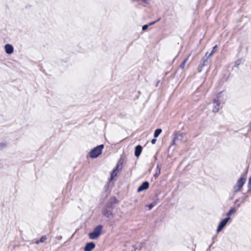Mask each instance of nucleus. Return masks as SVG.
<instances>
[{
  "label": "nucleus",
  "mask_w": 251,
  "mask_h": 251,
  "mask_svg": "<svg viewBox=\"0 0 251 251\" xmlns=\"http://www.w3.org/2000/svg\"><path fill=\"white\" fill-rule=\"evenodd\" d=\"M236 210L234 208H231L229 211L226 214V215L228 217H230V216L234 213L235 212H236Z\"/></svg>",
  "instance_id": "obj_14"
},
{
  "label": "nucleus",
  "mask_w": 251,
  "mask_h": 251,
  "mask_svg": "<svg viewBox=\"0 0 251 251\" xmlns=\"http://www.w3.org/2000/svg\"><path fill=\"white\" fill-rule=\"evenodd\" d=\"M239 65H240V62L238 61H236L235 63V66L236 67H238Z\"/></svg>",
  "instance_id": "obj_26"
},
{
  "label": "nucleus",
  "mask_w": 251,
  "mask_h": 251,
  "mask_svg": "<svg viewBox=\"0 0 251 251\" xmlns=\"http://www.w3.org/2000/svg\"><path fill=\"white\" fill-rule=\"evenodd\" d=\"M149 25H145L142 26V30H146L148 28Z\"/></svg>",
  "instance_id": "obj_22"
},
{
  "label": "nucleus",
  "mask_w": 251,
  "mask_h": 251,
  "mask_svg": "<svg viewBox=\"0 0 251 251\" xmlns=\"http://www.w3.org/2000/svg\"><path fill=\"white\" fill-rule=\"evenodd\" d=\"M238 201H239V200H236L235 201V203H236V202H238Z\"/></svg>",
  "instance_id": "obj_29"
},
{
  "label": "nucleus",
  "mask_w": 251,
  "mask_h": 251,
  "mask_svg": "<svg viewBox=\"0 0 251 251\" xmlns=\"http://www.w3.org/2000/svg\"><path fill=\"white\" fill-rule=\"evenodd\" d=\"M208 58L207 57L205 58V57H203L201 59V61L202 63H201L200 64H203V66L205 65V63L207 61V59Z\"/></svg>",
  "instance_id": "obj_21"
},
{
  "label": "nucleus",
  "mask_w": 251,
  "mask_h": 251,
  "mask_svg": "<svg viewBox=\"0 0 251 251\" xmlns=\"http://www.w3.org/2000/svg\"><path fill=\"white\" fill-rule=\"evenodd\" d=\"M156 141V140L155 138H154V139H152V140L151 141V143L152 144H154L155 143Z\"/></svg>",
  "instance_id": "obj_25"
},
{
  "label": "nucleus",
  "mask_w": 251,
  "mask_h": 251,
  "mask_svg": "<svg viewBox=\"0 0 251 251\" xmlns=\"http://www.w3.org/2000/svg\"><path fill=\"white\" fill-rule=\"evenodd\" d=\"M185 134L183 133H176L174 134L172 145H175L178 141H182Z\"/></svg>",
  "instance_id": "obj_5"
},
{
  "label": "nucleus",
  "mask_w": 251,
  "mask_h": 251,
  "mask_svg": "<svg viewBox=\"0 0 251 251\" xmlns=\"http://www.w3.org/2000/svg\"><path fill=\"white\" fill-rule=\"evenodd\" d=\"M117 176V168L113 170L111 174V180L113 179Z\"/></svg>",
  "instance_id": "obj_16"
},
{
  "label": "nucleus",
  "mask_w": 251,
  "mask_h": 251,
  "mask_svg": "<svg viewBox=\"0 0 251 251\" xmlns=\"http://www.w3.org/2000/svg\"><path fill=\"white\" fill-rule=\"evenodd\" d=\"M5 146V144L3 143L0 144V150H2Z\"/></svg>",
  "instance_id": "obj_24"
},
{
  "label": "nucleus",
  "mask_w": 251,
  "mask_h": 251,
  "mask_svg": "<svg viewBox=\"0 0 251 251\" xmlns=\"http://www.w3.org/2000/svg\"><path fill=\"white\" fill-rule=\"evenodd\" d=\"M103 148V145H100L94 148L89 153L90 157L91 158H95L98 157L101 154Z\"/></svg>",
  "instance_id": "obj_2"
},
{
  "label": "nucleus",
  "mask_w": 251,
  "mask_h": 251,
  "mask_svg": "<svg viewBox=\"0 0 251 251\" xmlns=\"http://www.w3.org/2000/svg\"><path fill=\"white\" fill-rule=\"evenodd\" d=\"M246 181L244 177H241L237 182L236 185L234 186L233 190L235 192H237L243 187Z\"/></svg>",
  "instance_id": "obj_4"
},
{
  "label": "nucleus",
  "mask_w": 251,
  "mask_h": 251,
  "mask_svg": "<svg viewBox=\"0 0 251 251\" xmlns=\"http://www.w3.org/2000/svg\"><path fill=\"white\" fill-rule=\"evenodd\" d=\"M102 214L108 218H111L113 217V213L111 209H108V208H105L103 209L102 211Z\"/></svg>",
  "instance_id": "obj_10"
},
{
  "label": "nucleus",
  "mask_w": 251,
  "mask_h": 251,
  "mask_svg": "<svg viewBox=\"0 0 251 251\" xmlns=\"http://www.w3.org/2000/svg\"><path fill=\"white\" fill-rule=\"evenodd\" d=\"M155 23H156V22H153L150 23L148 25H153Z\"/></svg>",
  "instance_id": "obj_27"
},
{
  "label": "nucleus",
  "mask_w": 251,
  "mask_h": 251,
  "mask_svg": "<svg viewBox=\"0 0 251 251\" xmlns=\"http://www.w3.org/2000/svg\"><path fill=\"white\" fill-rule=\"evenodd\" d=\"M153 206H154V204L152 203H151L150 204H149L148 205L149 209L151 210Z\"/></svg>",
  "instance_id": "obj_23"
},
{
  "label": "nucleus",
  "mask_w": 251,
  "mask_h": 251,
  "mask_svg": "<svg viewBox=\"0 0 251 251\" xmlns=\"http://www.w3.org/2000/svg\"><path fill=\"white\" fill-rule=\"evenodd\" d=\"M47 238L46 236H45V235L41 237L40 240H38L36 242V244H38L40 243H43L47 240Z\"/></svg>",
  "instance_id": "obj_15"
},
{
  "label": "nucleus",
  "mask_w": 251,
  "mask_h": 251,
  "mask_svg": "<svg viewBox=\"0 0 251 251\" xmlns=\"http://www.w3.org/2000/svg\"><path fill=\"white\" fill-rule=\"evenodd\" d=\"M149 187V183L148 181L144 182L138 188L137 192L138 193L142 192L145 190H147Z\"/></svg>",
  "instance_id": "obj_7"
},
{
  "label": "nucleus",
  "mask_w": 251,
  "mask_h": 251,
  "mask_svg": "<svg viewBox=\"0 0 251 251\" xmlns=\"http://www.w3.org/2000/svg\"><path fill=\"white\" fill-rule=\"evenodd\" d=\"M188 60V58H186L183 62L180 65V67L182 69H183L185 67V64Z\"/></svg>",
  "instance_id": "obj_17"
},
{
  "label": "nucleus",
  "mask_w": 251,
  "mask_h": 251,
  "mask_svg": "<svg viewBox=\"0 0 251 251\" xmlns=\"http://www.w3.org/2000/svg\"><path fill=\"white\" fill-rule=\"evenodd\" d=\"M239 206H240V204H237V206L238 207H239Z\"/></svg>",
  "instance_id": "obj_30"
},
{
  "label": "nucleus",
  "mask_w": 251,
  "mask_h": 251,
  "mask_svg": "<svg viewBox=\"0 0 251 251\" xmlns=\"http://www.w3.org/2000/svg\"><path fill=\"white\" fill-rule=\"evenodd\" d=\"M249 126V127L250 128V129H251V122L250 123Z\"/></svg>",
  "instance_id": "obj_28"
},
{
  "label": "nucleus",
  "mask_w": 251,
  "mask_h": 251,
  "mask_svg": "<svg viewBox=\"0 0 251 251\" xmlns=\"http://www.w3.org/2000/svg\"><path fill=\"white\" fill-rule=\"evenodd\" d=\"M102 228L103 226L102 225L97 226L94 231L89 234V238L92 240L97 239L100 235Z\"/></svg>",
  "instance_id": "obj_3"
},
{
  "label": "nucleus",
  "mask_w": 251,
  "mask_h": 251,
  "mask_svg": "<svg viewBox=\"0 0 251 251\" xmlns=\"http://www.w3.org/2000/svg\"><path fill=\"white\" fill-rule=\"evenodd\" d=\"M203 67V64H200V65L198 67V72L199 73L201 72Z\"/></svg>",
  "instance_id": "obj_20"
},
{
  "label": "nucleus",
  "mask_w": 251,
  "mask_h": 251,
  "mask_svg": "<svg viewBox=\"0 0 251 251\" xmlns=\"http://www.w3.org/2000/svg\"><path fill=\"white\" fill-rule=\"evenodd\" d=\"M162 132V129L160 128L156 129L154 133V137L156 138L157 137L159 134Z\"/></svg>",
  "instance_id": "obj_13"
},
{
  "label": "nucleus",
  "mask_w": 251,
  "mask_h": 251,
  "mask_svg": "<svg viewBox=\"0 0 251 251\" xmlns=\"http://www.w3.org/2000/svg\"><path fill=\"white\" fill-rule=\"evenodd\" d=\"M230 219V217H227L224 219H223L219 224L217 229V231L218 232H220L226 225L227 222Z\"/></svg>",
  "instance_id": "obj_6"
},
{
  "label": "nucleus",
  "mask_w": 251,
  "mask_h": 251,
  "mask_svg": "<svg viewBox=\"0 0 251 251\" xmlns=\"http://www.w3.org/2000/svg\"><path fill=\"white\" fill-rule=\"evenodd\" d=\"M224 99L222 96V92L219 93L213 99V111L217 112L220 109L221 103L224 101Z\"/></svg>",
  "instance_id": "obj_1"
},
{
  "label": "nucleus",
  "mask_w": 251,
  "mask_h": 251,
  "mask_svg": "<svg viewBox=\"0 0 251 251\" xmlns=\"http://www.w3.org/2000/svg\"><path fill=\"white\" fill-rule=\"evenodd\" d=\"M161 172V167L159 165H157L156 167V172L154 174V176L157 177L160 174Z\"/></svg>",
  "instance_id": "obj_12"
},
{
  "label": "nucleus",
  "mask_w": 251,
  "mask_h": 251,
  "mask_svg": "<svg viewBox=\"0 0 251 251\" xmlns=\"http://www.w3.org/2000/svg\"><path fill=\"white\" fill-rule=\"evenodd\" d=\"M142 147L140 145H138L136 147H135V156L136 157H138L141 152H142Z\"/></svg>",
  "instance_id": "obj_11"
},
{
  "label": "nucleus",
  "mask_w": 251,
  "mask_h": 251,
  "mask_svg": "<svg viewBox=\"0 0 251 251\" xmlns=\"http://www.w3.org/2000/svg\"><path fill=\"white\" fill-rule=\"evenodd\" d=\"M217 45H215L213 48V50H212V51L210 53V54L208 55V56H207V58H209L211 56H212V55H213V54L214 53V51H215V50L217 48Z\"/></svg>",
  "instance_id": "obj_18"
},
{
  "label": "nucleus",
  "mask_w": 251,
  "mask_h": 251,
  "mask_svg": "<svg viewBox=\"0 0 251 251\" xmlns=\"http://www.w3.org/2000/svg\"><path fill=\"white\" fill-rule=\"evenodd\" d=\"M95 248V244L93 242H89L86 244L84 251H92Z\"/></svg>",
  "instance_id": "obj_8"
},
{
  "label": "nucleus",
  "mask_w": 251,
  "mask_h": 251,
  "mask_svg": "<svg viewBox=\"0 0 251 251\" xmlns=\"http://www.w3.org/2000/svg\"><path fill=\"white\" fill-rule=\"evenodd\" d=\"M5 51L8 54H11L14 52L13 47L10 44H6L4 47Z\"/></svg>",
  "instance_id": "obj_9"
},
{
  "label": "nucleus",
  "mask_w": 251,
  "mask_h": 251,
  "mask_svg": "<svg viewBox=\"0 0 251 251\" xmlns=\"http://www.w3.org/2000/svg\"><path fill=\"white\" fill-rule=\"evenodd\" d=\"M248 187L249 190H251V176L249 179Z\"/></svg>",
  "instance_id": "obj_19"
}]
</instances>
